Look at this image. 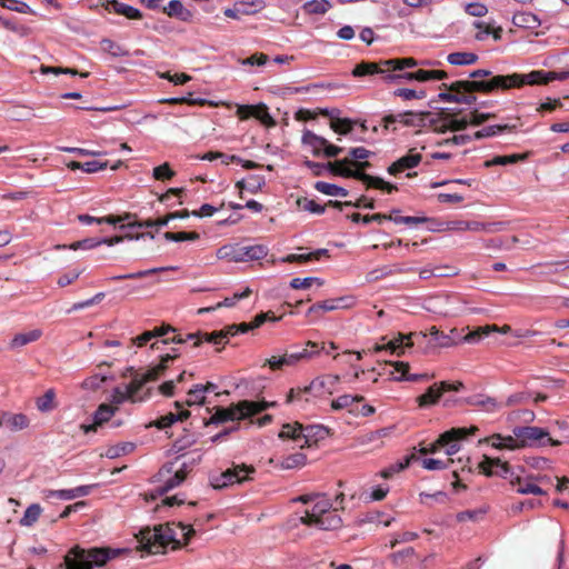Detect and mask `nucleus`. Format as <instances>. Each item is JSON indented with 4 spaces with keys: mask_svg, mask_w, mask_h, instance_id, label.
<instances>
[{
    "mask_svg": "<svg viewBox=\"0 0 569 569\" xmlns=\"http://www.w3.org/2000/svg\"><path fill=\"white\" fill-rule=\"evenodd\" d=\"M101 6L104 7V9L108 11H113L114 13L124 16L131 20H138L142 18V13L139 9L118 0H102Z\"/></svg>",
    "mask_w": 569,
    "mask_h": 569,
    "instance_id": "nucleus-23",
    "label": "nucleus"
},
{
    "mask_svg": "<svg viewBox=\"0 0 569 569\" xmlns=\"http://www.w3.org/2000/svg\"><path fill=\"white\" fill-rule=\"evenodd\" d=\"M443 395L440 382L430 386L427 391L417 398L419 407H427L435 405Z\"/></svg>",
    "mask_w": 569,
    "mask_h": 569,
    "instance_id": "nucleus-36",
    "label": "nucleus"
},
{
    "mask_svg": "<svg viewBox=\"0 0 569 569\" xmlns=\"http://www.w3.org/2000/svg\"><path fill=\"white\" fill-rule=\"evenodd\" d=\"M517 489L516 491L520 495H536V496H543L547 492L540 488L539 486L531 483V482H523L522 478L520 477V485H516Z\"/></svg>",
    "mask_w": 569,
    "mask_h": 569,
    "instance_id": "nucleus-57",
    "label": "nucleus"
},
{
    "mask_svg": "<svg viewBox=\"0 0 569 569\" xmlns=\"http://www.w3.org/2000/svg\"><path fill=\"white\" fill-rule=\"evenodd\" d=\"M92 486H79L72 489L61 490H44L46 499L58 498L61 500H72L79 497L88 496L91 492Z\"/></svg>",
    "mask_w": 569,
    "mask_h": 569,
    "instance_id": "nucleus-25",
    "label": "nucleus"
},
{
    "mask_svg": "<svg viewBox=\"0 0 569 569\" xmlns=\"http://www.w3.org/2000/svg\"><path fill=\"white\" fill-rule=\"evenodd\" d=\"M190 417L189 410H181L178 413L169 412L156 421H153L151 425L154 426L158 429H164L173 425L176 421H183L184 419Z\"/></svg>",
    "mask_w": 569,
    "mask_h": 569,
    "instance_id": "nucleus-37",
    "label": "nucleus"
},
{
    "mask_svg": "<svg viewBox=\"0 0 569 569\" xmlns=\"http://www.w3.org/2000/svg\"><path fill=\"white\" fill-rule=\"evenodd\" d=\"M355 124L349 118H338L337 120L330 121V128L338 134H348Z\"/></svg>",
    "mask_w": 569,
    "mask_h": 569,
    "instance_id": "nucleus-55",
    "label": "nucleus"
},
{
    "mask_svg": "<svg viewBox=\"0 0 569 569\" xmlns=\"http://www.w3.org/2000/svg\"><path fill=\"white\" fill-rule=\"evenodd\" d=\"M331 8L328 0H311L305 3V9L308 13L323 14Z\"/></svg>",
    "mask_w": 569,
    "mask_h": 569,
    "instance_id": "nucleus-53",
    "label": "nucleus"
},
{
    "mask_svg": "<svg viewBox=\"0 0 569 569\" xmlns=\"http://www.w3.org/2000/svg\"><path fill=\"white\" fill-rule=\"evenodd\" d=\"M266 184V179L263 176L260 174H251L247 178V180L239 181L237 183V187L240 189H247L251 193H256L259 190L262 189V187Z\"/></svg>",
    "mask_w": 569,
    "mask_h": 569,
    "instance_id": "nucleus-46",
    "label": "nucleus"
},
{
    "mask_svg": "<svg viewBox=\"0 0 569 569\" xmlns=\"http://www.w3.org/2000/svg\"><path fill=\"white\" fill-rule=\"evenodd\" d=\"M363 400H365V397L360 396V395H356V396L342 395L331 401V409L332 410L349 409V412L355 415L356 408H353V405L358 403V402H362Z\"/></svg>",
    "mask_w": 569,
    "mask_h": 569,
    "instance_id": "nucleus-33",
    "label": "nucleus"
},
{
    "mask_svg": "<svg viewBox=\"0 0 569 569\" xmlns=\"http://www.w3.org/2000/svg\"><path fill=\"white\" fill-rule=\"evenodd\" d=\"M429 112L406 111L398 114H388L383 117L385 128L388 129L390 124L401 122L405 126H420Z\"/></svg>",
    "mask_w": 569,
    "mask_h": 569,
    "instance_id": "nucleus-20",
    "label": "nucleus"
},
{
    "mask_svg": "<svg viewBox=\"0 0 569 569\" xmlns=\"http://www.w3.org/2000/svg\"><path fill=\"white\" fill-rule=\"evenodd\" d=\"M176 172L170 168L168 162H164L156 168H153L152 177L156 180L164 181L173 178Z\"/></svg>",
    "mask_w": 569,
    "mask_h": 569,
    "instance_id": "nucleus-59",
    "label": "nucleus"
},
{
    "mask_svg": "<svg viewBox=\"0 0 569 569\" xmlns=\"http://www.w3.org/2000/svg\"><path fill=\"white\" fill-rule=\"evenodd\" d=\"M136 449V445L133 442H120L114 446H110L104 456L109 459H116L121 456L128 455Z\"/></svg>",
    "mask_w": 569,
    "mask_h": 569,
    "instance_id": "nucleus-49",
    "label": "nucleus"
},
{
    "mask_svg": "<svg viewBox=\"0 0 569 569\" xmlns=\"http://www.w3.org/2000/svg\"><path fill=\"white\" fill-rule=\"evenodd\" d=\"M302 431H303L302 425H300L298 422H296L295 425L287 423V425H283V427L279 433V438L292 439L299 446L300 443H302V439H303V437L301 436Z\"/></svg>",
    "mask_w": 569,
    "mask_h": 569,
    "instance_id": "nucleus-43",
    "label": "nucleus"
},
{
    "mask_svg": "<svg viewBox=\"0 0 569 569\" xmlns=\"http://www.w3.org/2000/svg\"><path fill=\"white\" fill-rule=\"evenodd\" d=\"M498 330V326L496 325H486L482 327H478L472 331H469L467 335L460 333V343L461 342H468V343H477L479 342L483 337H487L493 331Z\"/></svg>",
    "mask_w": 569,
    "mask_h": 569,
    "instance_id": "nucleus-34",
    "label": "nucleus"
},
{
    "mask_svg": "<svg viewBox=\"0 0 569 569\" xmlns=\"http://www.w3.org/2000/svg\"><path fill=\"white\" fill-rule=\"evenodd\" d=\"M41 507L38 503L30 505L26 511L23 517L20 519V525L24 527H31L41 515Z\"/></svg>",
    "mask_w": 569,
    "mask_h": 569,
    "instance_id": "nucleus-51",
    "label": "nucleus"
},
{
    "mask_svg": "<svg viewBox=\"0 0 569 569\" xmlns=\"http://www.w3.org/2000/svg\"><path fill=\"white\" fill-rule=\"evenodd\" d=\"M328 250L327 249H318L313 252H310V253H301V254H297V253H291V254H288L286 257H282L280 259L281 262H288V263H292V262H298V263H306L308 261H311V260H318L320 259L322 256H328Z\"/></svg>",
    "mask_w": 569,
    "mask_h": 569,
    "instance_id": "nucleus-35",
    "label": "nucleus"
},
{
    "mask_svg": "<svg viewBox=\"0 0 569 569\" xmlns=\"http://www.w3.org/2000/svg\"><path fill=\"white\" fill-rule=\"evenodd\" d=\"M445 91L438 94V100L445 102H455L462 104H475L477 102L476 92L492 93L505 89L503 76L491 78L490 80H458L450 84L442 83Z\"/></svg>",
    "mask_w": 569,
    "mask_h": 569,
    "instance_id": "nucleus-2",
    "label": "nucleus"
},
{
    "mask_svg": "<svg viewBox=\"0 0 569 569\" xmlns=\"http://www.w3.org/2000/svg\"><path fill=\"white\" fill-rule=\"evenodd\" d=\"M478 428L471 426L470 428H452L439 436L437 441L428 447L429 453L437 452L443 446L449 445L452 439H466L468 436L475 435Z\"/></svg>",
    "mask_w": 569,
    "mask_h": 569,
    "instance_id": "nucleus-19",
    "label": "nucleus"
},
{
    "mask_svg": "<svg viewBox=\"0 0 569 569\" xmlns=\"http://www.w3.org/2000/svg\"><path fill=\"white\" fill-rule=\"evenodd\" d=\"M36 407L40 412H50L57 408L56 392L53 389H48L43 396L37 398Z\"/></svg>",
    "mask_w": 569,
    "mask_h": 569,
    "instance_id": "nucleus-42",
    "label": "nucleus"
},
{
    "mask_svg": "<svg viewBox=\"0 0 569 569\" xmlns=\"http://www.w3.org/2000/svg\"><path fill=\"white\" fill-rule=\"evenodd\" d=\"M329 435V429L321 425H310L303 427L302 431V443L299 445L300 448L311 447L316 445L319 440H323Z\"/></svg>",
    "mask_w": 569,
    "mask_h": 569,
    "instance_id": "nucleus-24",
    "label": "nucleus"
},
{
    "mask_svg": "<svg viewBox=\"0 0 569 569\" xmlns=\"http://www.w3.org/2000/svg\"><path fill=\"white\" fill-rule=\"evenodd\" d=\"M412 460H419V458L415 453L407 456L403 459V461L397 462V463L390 466L389 468L382 470L381 477H383L386 479L391 478L395 473L400 472V471L405 470L406 468H408Z\"/></svg>",
    "mask_w": 569,
    "mask_h": 569,
    "instance_id": "nucleus-50",
    "label": "nucleus"
},
{
    "mask_svg": "<svg viewBox=\"0 0 569 569\" xmlns=\"http://www.w3.org/2000/svg\"><path fill=\"white\" fill-rule=\"evenodd\" d=\"M42 336V331L40 329H33L28 332L18 333L13 337L10 342V348L16 349L23 347L28 343L34 342L39 340Z\"/></svg>",
    "mask_w": 569,
    "mask_h": 569,
    "instance_id": "nucleus-38",
    "label": "nucleus"
},
{
    "mask_svg": "<svg viewBox=\"0 0 569 569\" xmlns=\"http://www.w3.org/2000/svg\"><path fill=\"white\" fill-rule=\"evenodd\" d=\"M483 441H490L491 446L496 449H519L522 448L520 446V439L512 435V436H502L500 433H493L491 437L485 439Z\"/></svg>",
    "mask_w": 569,
    "mask_h": 569,
    "instance_id": "nucleus-30",
    "label": "nucleus"
},
{
    "mask_svg": "<svg viewBox=\"0 0 569 569\" xmlns=\"http://www.w3.org/2000/svg\"><path fill=\"white\" fill-rule=\"evenodd\" d=\"M392 366L395 367V371L392 373L397 372L399 376L395 377V380L397 381H411V382H418L422 380H431L435 375L433 373H409V363L403 361H396L392 362Z\"/></svg>",
    "mask_w": 569,
    "mask_h": 569,
    "instance_id": "nucleus-26",
    "label": "nucleus"
},
{
    "mask_svg": "<svg viewBox=\"0 0 569 569\" xmlns=\"http://www.w3.org/2000/svg\"><path fill=\"white\" fill-rule=\"evenodd\" d=\"M206 401V396L203 393V389L201 388V385L193 386L192 389L188 391V398L186 400V405L191 407L194 405H203Z\"/></svg>",
    "mask_w": 569,
    "mask_h": 569,
    "instance_id": "nucleus-56",
    "label": "nucleus"
},
{
    "mask_svg": "<svg viewBox=\"0 0 569 569\" xmlns=\"http://www.w3.org/2000/svg\"><path fill=\"white\" fill-rule=\"evenodd\" d=\"M465 11L469 16L481 18L488 13V8L481 2H471L466 6Z\"/></svg>",
    "mask_w": 569,
    "mask_h": 569,
    "instance_id": "nucleus-64",
    "label": "nucleus"
},
{
    "mask_svg": "<svg viewBox=\"0 0 569 569\" xmlns=\"http://www.w3.org/2000/svg\"><path fill=\"white\" fill-rule=\"evenodd\" d=\"M163 238L168 241H176V242H181V241H196L200 238V234L196 231H192V232H186V231H180V232H170V231H167L163 233Z\"/></svg>",
    "mask_w": 569,
    "mask_h": 569,
    "instance_id": "nucleus-52",
    "label": "nucleus"
},
{
    "mask_svg": "<svg viewBox=\"0 0 569 569\" xmlns=\"http://www.w3.org/2000/svg\"><path fill=\"white\" fill-rule=\"evenodd\" d=\"M383 81L387 83H399L402 81H428V70H417L413 72L386 73Z\"/></svg>",
    "mask_w": 569,
    "mask_h": 569,
    "instance_id": "nucleus-29",
    "label": "nucleus"
},
{
    "mask_svg": "<svg viewBox=\"0 0 569 569\" xmlns=\"http://www.w3.org/2000/svg\"><path fill=\"white\" fill-rule=\"evenodd\" d=\"M569 79V71H543V70H535L527 74L521 73H512L503 76L505 80V89H511V88H520L525 84H540V83H548L552 80H567Z\"/></svg>",
    "mask_w": 569,
    "mask_h": 569,
    "instance_id": "nucleus-8",
    "label": "nucleus"
},
{
    "mask_svg": "<svg viewBox=\"0 0 569 569\" xmlns=\"http://www.w3.org/2000/svg\"><path fill=\"white\" fill-rule=\"evenodd\" d=\"M428 333L426 332H410L409 335L398 333L397 337L387 341L386 343H376L372 351L378 353L381 351H389L391 355L401 356L406 348H411L415 345L421 343ZM429 336L435 342L436 347L450 348L460 343V331L458 329H451L449 333L439 331L436 327H431Z\"/></svg>",
    "mask_w": 569,
    "mask_h": 569,
    "instance_id": "nucleus-3",
    "label": "nucleus"
},
{
    "mask_svg": "<svg viewBox=\"0 0 569 569\" xmlns=\"http://www.w3.org/2000/svg\"><path fill=\"white\" fill-rule=\"evenodd\" d=\"M421 161V154L420 153H413L412 150L409 151L408 154L399 158L397 161L391 163L387 171L389 174L396 176L407 169H411L417 167Z\"/></svg>",
    "mask_w": 569,
    "mask_h": 569,
    "instance_id": "nucleus-27",
    "label": "nucleus"
},
{
    "mask_svg": "<svg viewBox=\"0 0 569 569\" xmlns=\"http://www.w3.org/2000/svg\"><path fill=\"white\" fill-rule=\"evenodd\" d=\"M417 66H419V61L413 58H395L378 62L362 61L353 68L351 74L357 78L380 74L383 78L386 73H398V71L401 72Z\"/></svg>",
    "mask_w": 569,
    "mask_h": 569,
    "instance_id": "nucleus-7",
    "label": "nucleus"
},
{
    "mask_svg": "<svg viewBox=\"0 0 569 569\" xmlns=\"http://www.w3.org/2000/svg\"><path fill=\"white\" fill-rule=\"evenodd\" d=\"M400 210L393 209L390 214H387V220L392 221L395 223H405V224H420L428 221L426 217H411V216H400Z\"/></svg>",
    "mask_w": 569,
    "mask_h": 569,
    "instance_id": "nucleus-48",
    "label": "nucleus"
},
{
    "mask_svg": "<svg viewBox=\"0 0 569 569\" xmlns=\"http://www.w3.org/2000/svg\"><path fill=\"white\" fill-rule=\"evenodd\" d=\"M512 23L522 29H537L541 26V20L532 12L519 11L513 14Z\"/></svg>",
    "mask_w": 569,
    "mask_h": 569,
    "instance_id": "nucleus-31",
    "label": "nucleus"
},
{
    "mask_svg": "<svg viewBox=\"0 0 569 569\" xmlns=\"http://www.w3.org/2000/svg\"><path fill=\"white\" fill-rule=\"evenodd\" d=\"M134 217L136 216L132 213H124L122 216H107V217L99 218V220H97V223L98 224L108 223V224H113V226H117L118 223L127 224L130 221V219H133Z\"/></svg>",
    "mask_w": 569,
    "mask_h": 569,
    "instance_id": "nucleus-61",
    "label": "nucleus"
},
{
    "mask_svg": "<svg viewBox=\"0 0 569 569\" xmlns=\"http://www.w3.org/2000/svg\"><path fill=\"white\" fill-rule=\"evenodd\" d=\"M338 379L339 378L337 376H335V377L329 376L327 378H316L305 388H297V389L292 388L288 392L287 403L293 402L295 400H300L301 395H303V393H310V395H313L315 397L321 396L323 390L326 389L328 382L332 385L336 381H338Z\"/></svg>",
    "mask_w": 569,
    "mask_h": 569,
    "instance_id": "nucleus-18",
    "label": "nucleus"
},
{
    "mask_svg": "<svg viewBox=\"0 0 569 569\" xmlns=\"http://www.w3.org/2000/svg\"><path fill=\"white\" fill-rule=\"evenodd\" d=\"M117 410V407L107 403H101L93 413V423L81 425L80 428L83 430L84 433L97 431V427L109 421Z\"/></svg>",
    "mask_w": 569,
    "mask_h": 569,
    "instance_id": "nucleus-22",
    "label": "nucleus"
},
{
    "mask_svg": "<svg viewBox=\"0 0 569 569\" xmlns=\"http://www.w3.org/2000/svg\"><path fill=\"white\" fill-rule=\"evenodd\" d=\"M177 358V355H164L161 357L160 362L157 366L149 368L144 373L136 371L132 367L129 369L132 376V380L126 387L130 393L134 397L136 401H142L144 397L139 396V391L142 387L149 382L157 380L166 369L170 361Z\"/></svg>",
    "mask_w": 569,
    "mask_h": 569,
    "instance_id": "nucleus-9",
    "label": "nucleus"
},
{
    "mask_svg": "<svg viewBox=\"0 0 569 569\" xmlns=\"http://www.w3.org/2000/svg\"><path fill=\"white\" fill-rule=\"evenodd\" d=\"M106 379L107 378L104 376L93 375L82 381L81 388L86 389V390L96 391L102 386V383L106 381Z\"/></svg>",
    "mask_w": 569,
    "mask_h": 569,
    "instance_id": "nucleus-63",
    "label": "nucleus"
},
{
    "mask_svg": "<svg viewBox=\"0 0 569 569\" xmlns=\"http://www.w3.org/2000/svg\"><path fill=\"white\" fill-rule=\"evenodd\" d=\"M319 353L318 343L308 341L306 347L300 351H287L282 356H272L266 359L264 365H268L272 370H281L284 366H296L305 359H309Z\"/></svg>",
    "mask_w": 569,
    "mask_h": 569,
    "instance_id": "nucleus-12",
    "label": "nucleus"
},
{
    "mask_svg": "<svg viewBox=\"0 0 569 569\" xmlns=\"http://www.w3.org/2000/svg\"><path fill=\"white\" fill-rule=\"evenodd\" d=\"M250 407H252V405L249 403V400H242L236 405H231L228 408H218L217 411L210 417L208 421H203V425H218L227 421H234L249 418Z\"/></svg>",
    "mask_w": 569,
    "mask_h": 569,
    "instance_id": "nucleus-16",
    "label": "nucleus"
},
{
    "mask_svg": "<svg viewBox=\"0 0 569 569\" xmlns=\"http://www.w3.org/2000/svg\"><path fill=\"white\" fill-rule=\"evenodd\" d=\"M479 468L487 477H500L509 481L515 487L520 485V475L516 473L507 461L500 458H490L485 456L483 460L479 463Z\"/></svg>",
    "mask_w": 569,
    "mask_h": 569,
    "instance_id": "nucleus-14",
    "label": "nucleus"
},
{
    "mask_svg": "<svg viewBox=\"0 0 569 569\" xmlns=\"http://www.w3.org/2000/svg\"><path fill=\"white\" fill-rule=\"evenodd\" d=\"M108 167V161L91 160L87 162L71 161L68 163V168L71 170H82L87 173H94L103 170Z\"/></svg>",
    "mask_w": 569,
    "mask_h": 569,
    "instance_id": "nucleus-39",
    "label": "nucleus"
},
{
    "mask_svg": "<svg viewBox=\"0 0 569 569\" xmlns=\"http://www.w3.org/2000/svg\"><path fill=\"white\" fill-rule=\"evenodd\" d=\"M301 143L310 148L313 157H322L323 148L327 146V139L316 134L309 129H305L301 137Z\"/></svg>",
    "mask_w": 569,
    "mask_h": 569,
    "instance_id": "nucleus-28",
    "label": "nucleus"
},
{
    "mask_svg": "<svg viewBox=\"0 0 569 569\" xmlns=\"http://www.w3.org/2000/svg\"><path fill=\"white\" fill-rule=\"evenodd\" d=\"M315 189L326 196H331V197H347L349 194L348 190L340 187V186H337L335 183H329V182H325V181H317L315 183Z\"/></svg>",
    "mask_w": 569,
    "mask_h": 569,
    "instance_id": "nucleus-44",
    "label": "nucleus"
},
{
    "mask_svg": "<svg viewBox=\"0 0 569 569\" xmlns=\"http://www.w3.org/2000/svg\"><path fill=\"white\" fill-rule=\"evenodd\" d=\"M356 299L352 296H343L339 298L327 299L313 303L307 310V316H321L323 312L335 311L339 309H349L355 306Z\"/></svg>",
    "mask_w": 569,
    "mask_h": 569,
    "instance_id": "nucleus-17",
    "label": "nucleus"
},
{
    "mask_svg": "<svg viewBox=\"0 0 569 569\" xmlns=\"http://www.w3.org/2000/svg\"><path fill=\"white\" fill-rule=\"evenodd\" d=\"M300 521L306 526L316 527L321 530H336L342 525L341 517L336 513V509L332 510V502L326 493L325 497H320L311 509L305 511Z\"/></svg>",
    "mask_w": 569,
    "mask_h": 569,
    "instance_id": "nucleus-5",
    "label": "nucleus"
},
{
    "mask_svg": "<svg viewBox=\"0 0 569 569\" xmlns=\"http://www.w3.org/2000/svg\"><path fill=\"white\" fill-rule=\"evenodd\" d=\"M163 12L170 18H176L184 22L190 21L192 18L191 11L186 9L180 0H171L168 7L163 8Z\"/></svg>",
    "mask_w": 569,
    "mask_h": 569,
    "instance_id": "nucleus-32",
    "label": "nucleus"
},
{
    "mask_svg": "<svg viewBox=\"0 0 569 569\" xmlns=\"http://www.w3.org/2000/svg\"><path fill=\"white\" fill-rule=\"evenodd\" d=\"M512 433L520 439V446L525 447H542L546 445L559 446L561 442L549 436V432L540 427H516Z\"/></svg>",
    "mask_w": 569,
    "mask_h": 569,
    "instance_id": "nucleus-13",
    "label": "nucleus"
},
{
    "mask_svg": "<svg viewBox=\"0 0 569 569\" xmlns=\"http://www.w3.org/2000/svg\"><path fill=\"white\" fill-rule=\"evenodd\" d=\"M102 244V241H100V238H86L79 241H74L70 243L69 246L62 244L57 246V249H71V250H90L93 248H97Z\"/></svg>",
    "mask_w": 569,
    "mask_h": 569,
    "instance_id": "nucleus-47",
    "label": "nucleus"
},
{
    "mask_svg": "<svg viewBox=\"0 0 569 569\" xmlns=\"http://www.w3.org/2000/svg\"><path fill=\"white\" fill-rule=\"evenodd\" d=\"M193 535L194 530L190 525L168 522L156 526L152 529H141L138 539L142 550L148 553L158 555L163 553L169 545H172V549L187 545Z\"/></svg>",
    "mask_w": 569,
    "mask_h": 569,
    "instance_id": "nucleus-1",
    "label": "nucleus"
},
{
    "mask_svg": "<svg viewBox=\"0 0 569 569\" xmlns=\"http://www.w3.org/2000/svg\"><path fill=\"white\" fill-rule=\"evenodd\" d=\"M186 479H183V473H174L168 478L162 486L158 487L154 490V493L151 495L152 499H156L157 497L163 496L167 492L171 491L172 489L179 487Z\"/></svg>",
    "mask_w": 569,
    "mask_h": 569,
    "instance_id": "nucleus-41",
    "label": "nucleus"
},
{
    "mask_svg": "<svg viewBox=\"0 0 569 569\" xmlns=\"http://www.w3.org/2000/svg\"><path fill=\"white\" fill-rule=\"evenodd\" d=\"M528 158L527 153H513L507 156H496L491 160H487L485 162L486 168H490L492 166H507L513 164L519 161H525Z\"/></svg>",
    "mask_w": 569,
    "mask_h": 569,
    "instance_id": "nucleus-40",
    "label": "nucleus"
},
{
    "mask_svg": "<svg viewBox=\"0 0 569 569\" xmlns=\"http://www.w3.org/2000/svg\"><path fill=\"white\" fill-rule=\"evenodd\" d=\"M103 49L109 52L113 57H127L129 56V51L126 50L122 46L116 43L112 40L103 39L102 40Z\"/></svg>",
    "mask_w": 569,
    "mask_h": 569,
    "instance_id": "nucleus-58",
    "label": "nucleus"
},
{
    "mask_svg": "<svg viewBox=\"0 0 569 569\" xmlns=\"http://www.w3.org/2000/svg\"><path fill=\"white\" fill-rule=\"evenodd\" d=\"M122 552L121 549L89 548L83 549L79 546L72 548L64 558L67 569H92L93 566L101 567L110 559L116 558Z\"/></svg>",
    "mask_w": 569,
    "mask_h": 569,
    "instance_id": "nucleus-4",
    "label": "nucleus"
},
{
    "mask_svg": "<svg viewBox=\"0 0 569 569\" xmlns=\"http://www.w3.org/2000/svg\"><path fill=\"white\" fill-rule=\"evenodd\" d=\"M30 420L24 413L2 412L0 415V428L17 432L29 427Z\"/></svg>",
    "mask_w": 569,
    "mask_h": 569,
    "instance_id": "nucleus-21",
    "label": "nucleus"
},
{
    "mask_svg": "<svg viewBox=\"0 0 569 569\" xmlns=\"http://www.w3.org/2000/svg\"><path fill=\"white\" fill-rule=\"evenodd\" d=\"M326 171L332 176L359 180L366 184L367 188L380 189L388 193L398 190L397 186L385 181L380 177H375L366 172H361L360 170H353L349 158L327 162Z\"/></svg>",
    "mask_w": 569,
    "mask_h": 569,
    "instance_id": "nucleus-6",
    "label": "nucleus"
},
{
    "mask_svg": "<svg viewBox=\"0 0 569 569\" xmlns=\"http://www.w3.org/2000/svg\"><path fill=\"white\" fill-rule=\"evenodd\" d=\"M425 308L429 312L443 317H455L465 312V307L461 305V300L458 295H439L430 297L426 301Z\"/></svg>",
    "mask_w": 569,
    "mask_h": 569,
    "instance_id": "nucleus-11",
    "label": "nucleus"
},
{
    "mask_svg": "<svg viewBox=\"0 0 569 569\" xmlns=\"http://www.w3.org/2000/svg\"><path fill=\"white\" fill-rule=\"evenodd\" d=\"M256 470L252 466L234 465L233 468L227 469L219 476L210 477V485L213 489H223L233 483H241L251 479L250 475Z\"/></svg>",
    "mask_w": 569,
    "mask_h": 569,
    "instance_id": "nucleus-15",
    "label": "nucleus"
},
{
    "mask_svg": "<svg viewBox=\"0 0 569 569\" xmlns=\"http://www.w3.org/2000/svg\"><path fill=\"white\" fill-rule=\"evenodd\" d=\"M268 254V248L263 244L253 246H223L221 247L217 256L220 259H228L232 262H248L253 260H260Z\"/></svg>",
    "mask_w": 569,
    "mask_h": 569,
    "instance_id": "nucleus-10",
    "label": "nucleus"
},
{
    "mask_svg": "<svg viewBox=\"0 0 569 569\" xmlns=\"http://www.w3.org/2000/svg\"><path fill=\"white\" fill-rule=\"evenodd\" d=\"M452 459H447V461L433 459V458H423L421 459V465L427 470H442L448 468L449 463H452Z\"/></svg>",
    "mask_w": 569,
    "mask_h": 569,
    "instance_id": "nucleus-60",
    "label": "nucleus"
},
{
    "mask_svg": "<svg viewBox=\"0 0 569 569\" xmlns=\"http://www.w3.org/2000/svg\"><path fill=\"white\" fill-rule=\"evenodd\" d=\"M477 60L478 56L473 52H452L447 57V61L452 66H469Z\"/></svg>",
    "mask_w": 569,
    "mask_h": 569,
    "instance_id": "nucleus-45",
    "label": "nucleus"
},
{
    "mask_svg": "<svg viewBox=\"0 0 569 569\" xmlns=\"http://www.w3.org/2000/svg\"><path fill=\"white\" fill-rule=\"evenodd\" d=\"M111 401L117 405H120L124 401L136 402L134 397L130 393L127 387H124V389L116 387L112 391Z\"/></svg>",
    "mask_w": 569,
    "mask_h": 569,
    "instance_id": "nucleus-62",
    "label": "nucleus"
},
{
    "mask_svg": "<svg viewBox=\"0 0 569 569\" xmlns=\"http://www.w3.org/2000/svg\"><path fill=\"white\" fill-rule=\"evenodd\" d=\"M306 461H307V457L305 453L296 452V453L284 457L281 462V467L283 469H292V468H297V467H302L306 465Z\"/></svg>",
    "mask_w": 569,
    "mask_h": 569,
    "instance_id": "nucleus-54",
    "label": "nucleus"
}]
</instances>
